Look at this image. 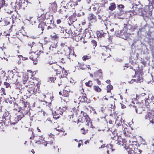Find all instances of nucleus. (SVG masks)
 <instances>
[{
	"label": "nucleus",
	"instance_id": "25",
	"mask_svg": "<svg viewBox=\"0 0 154 154\" xmlns=\"http://www.w3.org/2000/svg\"><path fill=\"white\" fill-rule=\"evenodd\" d=\"M89 143V141H88V140H86V141L85 142V144H86L87 143Z\"/></svg>",
	"mask_w": 154,
	"mask_h": 154
},
{
	"label": "nucleus",
	"instance_id": "38",
	"mask_svg": "<svg viewBox=\"0 0 154 154\" xmlns=\"http://www.w3.org/2000/svg\"><path fill=\"white\" fill-rule=\"evenodd\" d=\"M125 106H122V108H125Z\"/></svg>",
	"mask_w": 154,
	"mask_h": 154
},
{
	"label": "nucleus",
	"instance_id": "5",
	"mask_svg": "<svg viewBox=\"0 0 154 154\" xmlns=\"http://www.w3.org/2000/svg\"><path fill=\"white\" fill-rule=\"evenodd\" d=\"M116 8V5L114 3H113L110 4V6L109 7V9L111 11H112L115 9Z\"/></svg>",
	"mask_w": 154,
	"mask_h": 154
},
{
	"label": "nucleus",
	"instance_id": "1",
	"mask_svg": "<svg viewBox=\"0 0 154 154\" xmlns=\"http://www.w3.org/2000/svg\"><path fill=\"white\" fill-rule=\"evenodd\" d=\"M145 119L149 120L150 122L153 123L154 122V116L150 113H148L146 115Z\"/></svg>",
	"mask_w": 154,
	"mask_h": 154
},
{
	"label": "nucleus",
	"instance_id": "6",
	"mask_svg": "<svg viewBox=\"0 0 154 154\" xmlns=\"http://www.w3.org/2000/svg\"><path fill=\"white\" fill-rule=\"evenodd\" d=\"M113 27V28L110 29V31L111 32L114 31V29H115L116 30H118L119 29V26L116 24L114 25Z\"/></svg>",
	"mask_w": 154,
	"mask_h": 154
},
{
	"label": "nucleus",
	"instance_id": "4",
	"mask_svg": "<svg viewBox=\"0 0 154 154\" xmlns=\"http://www.w3.org/2000/svg\"><path fill=\"white\" fill-rule=\"evenodd\" d=\"M106 51L103 53V55H104L106 57H109L110 56L109 53L110 52V50L109 49H106Z\"/></svg>",
	"mask_w": 154,
	"mask_h": 154
},
{
	"label": "nucleus",
	"instance_id": "18",
	"mask_svg": "<svg viewBox=\"0 0 154 154\" xmlns=\"http://www.w3.org/2000/svg\"><path fill=\"white\" fill-rule=\"evenodd\" d=\"M51 36L52 37V39H56L57 38V36L56 35H51Z\"/></svg>",
	"mask_w": 154,
	"mask_h": 154
},
{
	"label": "nucleus",
	"instance_id": "39",
	"mask_svg": "<svg viewBox=\"0 0 154 154\" xmlns=\"http://www.w3.org/2000/svg\"><path fill=\"white\" fill-rule=\"evenodd\" d=\"M90 76L91 77H93V75L91 74H90Z\"/></svg>",
	"mask_w": 154,
	"mask_h": 154
},
{
	"label": "nucleus",
	"instance_id": "42",
	"mask_svg": "<svg viewBox=\"0 0 154 154\" xmlns=\"http://www.w3.org/2000/svg\"><path fill=\"white\" fill-rule=\"evenodd\" d=\"M107 152L108 154H109V151H107Z\"/></svg>",
	"mask_w": 154,
	"mask_h": 154
},
{
	"label": "nucleus",
	"instance_id": "10",
	"mask_svg": "<svg viewBox=\"0 0 154 154\" xmlns=\"http://www.w3.org/2000/svg\"><path fill=\"white\" fill-rule=\"evenodd\" d=\"M57 7V5L55 3L53 2L51 4V7L54 11V9L55 10Z\"/></svg>",
	"mask_w": 154,
	"mask_h": 154
},
{
	"label": "nucleus",
	"instance_id": "46",
	"mask_svg": "<svg viewBox=\"0 0 154 154\" xmlns=\"http://www.w3.org/2000/svg\"><path fill=\"white\" fill-rule=\"evenodd\" d=\"M2 91H4V89H3V88H2Z\"/></svg>",
	"mask_w": 154,
	"mask_h": 154
},
{
	"label": "nucleus",
	"instance_id": "35",
	"mask_svg": "<svg viewBox=\"0 0 154 154\" xmlns=\"http://www.w3.org/2000/svg\"><path fill=\"white\" fill-rule=\"evenodd\" d=\"M59 94L60 95H62V93L61 91H60L59 92Z\"/></svg>",
	"mask_w": 154,
	"mask_h": 154
},
{
	"label": "nucleus",
	"instance_id": "45",
	"mask_svg": "<svg viewBox=\"0 0 154 154\" xmlns=\"http://www.w3.org/2000/svg\"><path fill=\"white\" fill-rule=\"evenodd\" d=\"M113 100H113V99H112V100L113 102H114V101H113Z\"/></svg>",
	"mask_w": 154,
	"mask_h": 154
},
{
	"label": "nucleus",
	"instance_id": "34",
	"mask_svg": "<svg viewBox=\"0 0 154 154\" xmlns=\"http://www.w3.org/2000/svg\"><path fill=\"white\" fill-rule=\"evenodd\" d=\"M31 152L33 153H35V151L33 149H32Z\"/></svg>",
	"mask_w": 154,
	"mask_h": 154
},
{
	"label": "nucleus",
	"instance_id": "33",
	"mask_svg": "<svg viewBox=\"0 0 154 154\" xmlns=\"http://www.w3.org/2000/svg\"><path fill=\"white\" fill-rule=\"evenodd\" d=\"M37 130L39 132H40L41 131L40 130V129H39L38 128H37Z\"/></svg>",
	"mask_w": 154,
	"mask_h": 154
},
{
	"label": "nucleus",
	"instance_id": "17",
	"mask_svg": "<svg viewBox=\"0 0 154 154\" xmlns=\"http://www.w3.org/2000/svg\"><path fill=\"white\" fill-rule=\"evenodd\" d=\"M124 7V6L122 5H119L118 6V8L119 10H121V9L123 8Z\"/></svg>",
	"mask_w": 154,
	"mask_h": 154
},
{
	"label": "nucleus",
	"instance_id": "9",
	"mask_svg": "<svg viewBox=\"0 0 154 154\" xmlns=\"http://www.w3.org/2000/svg\"><path fill=\"white\" fill-rule=\"evenodd\" d=\"M91 58V57L90 55L84 56L82 57V59L84 60H86L89 59Z\"/></svg>",
	"mask_w": 154,
	"mask_h": 154
},
{
	"label": "nucleus",
	"instance_id": "2",
	"mask_svg": "<svg viewBox=\"0 0 154 154\" xmlns=\"http://www.w3.org/2000/svg\"><path fill=\"white\" fill-rule=\"evenodd\" d=\"M38 55L34 52H32L30 54L29 58L33 60H36L38 57Z\"/></svg>",
	"mask_w": 154,
	"mask_h": 154
},
{
	"label": "nucleus",
	"instance_id": "22",
	"mask_svg": "<svg viewBox=\"0 0 154 154\" xmlns=\"http://www.w3.org/2000/svg\"><path fill=\"white\" fill-rule=\"evenodd\" d=\"M83 97L84 98V101H86L87 100V98H86L85 96H83Z\"/></svg>",
	"mask_w": 154,
	"mask_h": 154
},
{
	"label": "nucleus",
	"instance_id": "23",
	"mask_svg": "<svg viewBox=\"0 0 154 154\" xmlns=\"http://www.w3.org/2000/svg\"><path fill=\"white\" fill-rule=\"evenodd\" d=\"M149 1L151 3V4L154 5V0H149Z\"/></svg>",
	"mask_w": 154,
	"mask_h": 154
},
{
	"label": "nucleus",
	"instance_id": "21",
	"mask_svg": "<svg viewBox=\"0 0 154 154\" xmlns=\"http://www.w3.org/2000/svg\"><path fill=\"white\" fill-rule=\"evenodd\" d=\"M49 135L50 137H51L52 138H54V135L52 134L51 133H50V134H49Z\"/></svg>",
	"mask_w": 154,
	"mask_h": 154
},
{
	"label": "nucleus",
	"instance_id": "36",
	"mask_svg": "<svg viewBox=\"0 0 154 154\" xmlns=\"http://www.w3.org/2000/svg\"><path fill=\"white\" fill-rule=\"evenodd\" d=\"M103 99H104V100H108L107 98H106V97H105L104 98H103Z\"/></svg>",
	"mask_w": 154,
	"mask_h": 154
},
{
	"label": "nucleus",
	"instance_id": "13",
	"mask_svg": "<svg viewBox=\"0 0 154 154\" xmlns=\"http://www.w3.org/2000/svg\"><path fill=\"white\" fill-rule=\"evenodd\" d=\"M85 85L87 86L90 87L92 85V83L91 81H89L88 82L85 83Z\"/></svg>",
	"mask_w": 154,
	"mask_h": 154
},
{
	"label": "nucleus",
	"instance_id": "41",
	"mask_svg": "<svg viewBox=\"0 0 154 154\" xmlns=\"http://www.w3.org/2000/svg\"><path fill=\"white\" fill-rule=\"evenodd\" d=\"M109 81H110L109 80H107V81L106 82H108Z\"/></svg>",
	"mask_w": 154,
	"mask_h": 154
},
{
	"label": "nucleus",
	"instance_id": "14",
	"mask_svg": "<svg viewBox=\"0 0 154 154\" xmlns=\"http://www.w3.org/2000/svg\"><path fill=\"white\" fill-rule=\"evenodd\" d=\"M87 130H84V128H82L80 131L81 133L82 134H85L87 132Z\"/></svg>",
	"mask_w": 154,
	"mask_h": 154
},
{
	"label": "nucleus",
	"instance_id": "48",
	"mask_svg": "<svg viewBox=\"0 0 154 154\" xmlns=\"http://www.w3.org/2000/svg\"><path fill=\"white\" fill-rule=\"evenodd\" d=\"M61 62H62L63 61L62 60H61Z\"/></svg>",
	"mask_w": 154,
	"mask_h": 154
},
{
	"label": "nucleus",
	"instance_id": "47",
	"mask_svg": "<svg viewBox=\"0 0 154 154\" xmlns=\"http://www.w3.org/2000/svg\"><path fill=\"white\" fill-rule=\"evenodd\" d=\"M110 97V98H111V97L112 98V97L111 96V97Z\"/></svg>",
	"mask_w": 154,
	"mask_h": 154
},
{
	"label": "nucleus",
	"instance_id": "27",
	"mask_svg": "<svg viewBox=\"0 0 154 154\" xmlns=\"http://www.w3.org/2000/svg\"><path fill=\"white\" fill-rule=\"evenodd\" d=\"M145 93H142L141 94V96H145Z\"/></svg>",
	"mask_w": 154,
	"mask_h": 154
},
{
	"label": "nucleus",
	"instance_id": "31",
	"mask_svg": "<svg viewBox=\"0 0 154 154\" xmlns=\"http://www.w3.org/2000/svg\"><path fill=\"white\" fill-rule=\"evenodd\" d=\"M22 58V60H25L27 59V58L26 57H23Z\"/></svg>",
	"mask_w": 154,
	"mask_h": 154
},
{
	"label": "nucleus",
	"instance_id": "28",
	"mask_svg": "<svg viewBox=\"0 0 154 154\" xmlns=\"http://www.w3.org/2000/svg\"><path fill=\"white\" fill-rule=\"evenodd\" d=\"M43 143L44 145V146H46L47 145V143H46V142H45L44 144Z\"/></svg>",
	"mask_w": 154,
	"mask_h": 154
},
{
	"label": "nucleus",
	"instance_id": "16",
	"mask_svg": "<svg viewBox=\"0 0 154 154\" xmlns=\"http://www.w3.org/2000/svg\"><path fill=\"white\" fill-rule=\"evenodd\" d=\"M137 82H142L141 80L142 79V78L141 77H137Z\"/></svg>",
	"mask_w": 154,
	"mask_h": 154
},
{
	"label": "nucleus",
	"instance_id": "19",
	"mask_svg": "<svg viewBox=\"0 0 154 154\" xmlns=\"http://www.w3.org/2000/svg\"><path fill=\"white\" fill-rule=\"evenodd\" d=\"M4 85H6V87H8L10 85L7 82H5Z\"/></svg>",
	"mask_w": 154,
	"mask_h": 154
},
{
	"label": "nucleus",
	"instance_id": "7",
	"mask_svg": "<svg viewBox=\"0 0 154 154\" xmlns=\"http://www.w3.org/2000/svg\"><path fill=\"white\" fill-rule=\"evenodd\" d=\"M102 73V70L101 69H100L94 74V75L95 76H97V75H98L100 77L101 76Z\"/></svg>",
	"mask_w": 154,
	"mask_h": 154
},
{
	"label": "nucleus",
	"instance_id": "43",
	"mask_svg": "<svg viewBox=\"0 0 154 154\" xmlns=\"http://www.w3.org/2000/svg\"><path fill=\"white\" fill-rule=\"evenodd\" d=\"M135 110H136V112L137 113V109H135Z\"/></svg>",
	"mask_w": 154,
	"mask_h": 154
},
{
	"label": "nucleus",
	"instance_id": "40",
	"mask_svg": "<svg viewBox=\"0 0 154 154\" xmlns=\"http://www.w3.org/2000/svg\"><path fill=\"white\" fill-rule=\"evenodd\" d=\"M41 138H43V139H44V138H43V136H41Z\"/></svg>",
	"mask_w": 154,
	"mask_h": 154
},
{
	"label": "nucleus",
	"instance_id": "29",
	"mask_svg": "<svg viewBox=\"0 0 154 154\" xmlns=\"http://www.w3.org/2000/svg\"><path fill=\"white\" fill-rule=\"evenodd\" d=\"M80 68L82 69H85V68H83V67H82V66H80Z\"/></svg>",
	"mask_w": 154,
	"mask_h": 154
},
{
	"label": "nucleus",
	"instance_id": "15",
	"mask_svg": "<svg viewBox=\"0 0 154 154\" xmlns=\"http://www.w3.org/2000/svg\"><path fill=\"white\" fill-rule=\"evenodd\" d=\"M63 100L64 101L66 102H68L69 101V99L67 96L64 97L63 98Z\"/></svg>",
	"mask_w": 154,
	"mask_h": 154
},
{
	"label": "nucleus",
	"instance_id": "30",
	"mask_svg": "<svg viewBox=\"0 0 154 154\" xmlns=\"http://www.w3.org/2000/svg\"><path fill=\"white\" fill-rule=\"evenodd\" d=\"M134 81H135V80L132 79L130 83H133L134 82Z\"/></svg>",
	"mask_w": 154,
	"mask_h": 154
},
{
	"label": "nucleus",
	"instance_id": "20",
	"mask_svg": "<svg viewBox=\"0 0 154 154\" xmlns=\"http://www.w3.org/2000/svg\"><path fill=\"white\" fill-rule=\"evenodd\" d=\"M81 143H82V141L81 140L79 141V144L78 145V148H79L80 147L81 145Z\"/></svg>",
	"mask_w": 154,
	"mask_h": 154
},
{
	"label": "nucleus",
	"instance_id": "11",
	"mask_svg": "<svg viewBox=\"0 0 154 154\" xmlns=\"http://www.w3.org/2000/svg\"><path fill=\"white\" fill-rule=\"evenodd\" d=\"M107 92H109L111 90L112 88V86L111 85H108L107 86Z\"/></svg>",
	"mask_w": 154,
	"mask_h": 154
},
{
	"label": "nucleus",
	"instance_id": "8",
	"mask_svg": "<svg viewBox=\"0 0 154 154\" xmlns=\"http://www.w3.org/2000/svg\"><path fill=\"white\" fill-rule=\"evenodd\" d=\"M95 91L97 92H100L101 89L98 86H94V87Z\"/></svg>",
	"mask_w": 154,
	"mask_h": 154
},
{
	"label": "nucleus",
	"instance_id": "12",
	"mask_svg": "<svg viewBox=\"0 0 154 154\" xmlns=\"http://www.w3.org/2000/svg\"><path fill=\"white\" fill-rule=\"evenodd\" d=\"M84 117L85 119L86 120L87 122L89 121L90 119L88 118V116L87 115L86 113H85L83 114Z\"/></svg>",
	"mask_w": 154,
	"mask_h": 154
},
{
	"label": "nucleus",
	"instance_id": "26",
	"mask_svg": "<svg viewBox=\"0 0 154 154\" xmlns=\"http://www.w3.org/2000/svg\"><path fill=\"white\" fill-rule=\"evenodd\" d=\"M57 22L58 24H59L61 22V21L60 20H57Z\"/></svg>",
	"mask_w": 154,
	"mask_h": 154
},
{
	"label": "nucleus",
	"instance_id": "37",
	"mask_svg": "<svg viewBox=\"0 0 154 154\" xmlns=\"http://www.w3.org/2000/svg\"><path fill=\"white\" fill-rule=\"evenodd\" d=\"M104 147V146L103 145H102L100 148H103V147Z\"/></svg>",
	"mask_w": 154,
	"mask_h": 154
},
{
	"label": "nucleus",
	"instance_id": "3",
	"mask_svg": "<svg viewBox=\"0 0 154 154\" xmlns=\"http://www.w3.org/2000/svg\"><path fill=\"white\" fill-rule=\"evenodd\" d=\"M88 20L91 22H94L96 20V17L92 14H90L88 17Z\"/></svg>",
	"mask_w": 154,
	"mask_h": 154
},
{
	"label": "nucleus",
	"instance_id": "44",
	"mask_svg": "<svg viewBox=\"0 0 154 154\" xmlns=\"http://www.w3.org/2000/svg\"><path fill=\"white\" fill-rule=\"evenodd\" d=\"M20 57H22V56H20Z\"/></svg>",
	"mask_w": 154,
	"mask_h": 154
},
{
	"label": "nucleus",
	"instance_id": "24",
	"mask_svg": "<svg viewBox=\"0 0 154 154\" xmlns=\"http://www.w3.org/2000/svg\"><path fill=\"white\" fill-rule=\"evenodd\" d=\"M53 117L54 118H59V116H56L54 115V116Z\"/></svg>",
	"mask_w": 154,
	"mask_h": 154
},
{
	"label": "nucleus",
	"instance_id": "32",
	"mask_svg": "<svg viewBox=\"0 0 154 154\" xmlns=\"http://www.w3.org/2000/svg\"><path fill=\"white\" fill-rule=\"evenodd\" d=\"M27 80V78H24V83H25L24 82H25V81H26Z\"/></svg>",
	"mask_w": 154,
	"mask_h": 154
}]
</instances>
